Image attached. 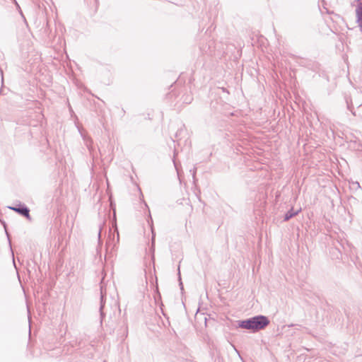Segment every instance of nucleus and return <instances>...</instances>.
<instances>
[{"label": "nucleus", "instance_id": "f257e3e1", "mask_svg": "<svg viewBox=\"0 0 362 362\" xmlns=\"http://www.w3.org/2000/svg\"><path fill=\"white\" fill-rule=\"evenodd\" d=\"M237 322L238 327L255 332L264 329L269 325L270 321L267 317L259 315Z\"/></svg>", "mask_w": 362, "mask_h": 362}, {"label": "nucleus", "instance_id": "f03ea898", "mask_svg": "<svg viewBox=\"0 0 362 362\" xmlns=\"http://www.w3.org/2000/svg\"><path fill=\"white\" fill-rule=\"evenodd\" d=\"M8 209L18 213L19 214L26 217L28 219L30 220V209L25 205L19 204L16 206H8Z\"/></svg>", "mask_w": 362, "mask_h": 362}, {"label": "nucleus", "instance_id": "7ed1b4c3", "mask_svg": "<svg viewBox=\"0 0 362 362\" xmlns=\"http://www.w3.org/2000/svg\"><path fill=\"white\" fill-rule=\"evenodd\" d=\"M119 243V233L117 229L113 232L112 235L110 234L109 238L107 240L106 245L107 247H112V250H114L117 244Z\"/></svg>", "mask_w": 362, "mask_h": 362}, {"label": "nucleus", "instance_id": "20e7f679", "mask_svg": "<svg viewBox=\"0 0 362 362\" xmlns=\"http://www.w3.org/2000/svg\"><path fill=\"white\" fill-rule=\"evenodd\" d=\"M356 23L362 33V1H358L356 8Z\"/></svg>", "mask_w": 362, "mask_h": 362}, {"label": "nucleus", "instance_id": "39448f33", "mask_svg": "<svg viewBox=\"0 0 362 362\" xmlns=\"http://www.w3.org/2000/svg\"><path fill=\"white\" fill-rule=\"evenodd\" d=\"M106 288H105L103 285L100 286V312L101 316L103 315V309L105 308V303L106 300Z\"/></svg>", "mask_w": 362, "mask_h": 362}, {"label": "nucleus", "instance_id": "423d86ee", "mask_svg": "<svg viewBox=\"0 0 362 362\" xmlns=\"http://www.w3.org/2000/svg\"><path fill=\"white\" fill-rule=\"evenodd\" d=\"M300 211L298 210L296 211H294L293 209H291L290 211H288L284 216V221H287L296 215L298 214Z\"/></svg>", "mask_w": 362, "mask_h": 362}, {"label": "nucleus", "instance_id": "0eeeda50", "mask_svg": "<svg viewBox=\"0 0 362 362\" xmlns=\"http://www.w3.org/2000/svg\"><path fill=\"white\" fill-rule=\"evenodd\" d=\"M178 276H179V281H180V286L181 289H183L182 283L181 281V276H180V267H178Z\"/></svg>", "mask_w": 362, "mask_h": 362}, {"label": "nucleus", "instance_id": "6e6552de", "mask_svg": "<svg viewBox=\"0 0 362 362\" xmlns=\"http://www.w3.org/2000/svg\"><path fill=\"white\" fill-rule=\"evenodd\" d=\"M152 233H153V237H152V247H152V250H154V244H155V243H154L155 239L154 238H154V234H153V230H152Z\"/></svg>", "mask_w": 362, "mask_h": 362}, {"label": "nucleus", "instance_id": "1a4fd4ad", "mask_svg": "<svg viewBox=\"0 0 362 362\" xmlns=\"http://www.w3.org/2000/svg\"><path fill=\"white\" fill-rule=\"evenodd\" d=\"M353 185L356 186L357 188H360L361 186L358 182H353Z\"/></svg>", "mask_w": 362, "mask_h": 362}, {"label": "nucleus", "instance_id": "9d476101", "mask_svg": "<svg viewBox=\"0 0 362 362\" xmlns=\"http://www.w3.org/2000/svg\"><path fill=\"white\" fill-rule=\"evenodd\" d=\"M173 162H174L175 167V168H176V170H177V174L179 175V171H178V169H177V163H176V162H175V160H173Z\"/></svg>", "mask_w": 362, "mask_h": 362}, {"label": "nucleus", "instance_id": "9b49d317", "mask_svg": "<svg viewBox=\"0 0 362 362\" xmlns=\"http://www.w3.org/2000/svg\"><path fill=\"white\" fill-rule=\"evenodd\" d=\"M100 236H101V229H100V230L98 232V238H99V240L100 239Z\"/></svg>", "mask_w": 362, "mask_h": 362}, {"label": "nucleus", "instance_id": "f8f14e48", "mask_svg": "<svg viewBox=\"0 0 362 362\" xmlns=\"http://www.w3.org/2000/svg\"><path fill=\"white\" fill-rule=\"evenodd\" d=\"M196 170H197L196 168H194V170H193V176L194 177L195 176Z\"/></svg>", "mask_w": 362, "mask_h": 362}, {"label": "nucleus", "instance_id": "ddd939ff", "mask_svg": "<svg viewBox=\"0 0 362 362\" xmlns=\"http://www.w3.org/2000/svg\"><path fill=\"white\" fill-rule=\"evenodd\" d=\"M191 100H192V99H191V98H189V100H185V103H189L191 102Z\"/></svg>", "mask_w": 362, "mask_h": 362}, {"label": "nucleus", "instance_id": "4468645a", "mask_svg": "<svg viewBox=\"0 0 362 362\" xmlns=\"http://www.w3.org/2000/svg\"><path fill=\"white\" fill-rule=\"evenodd\" d=\"M103 362H107L106 361H104Z\"/></svg>", "mask_w": 362, "mask_h": 362}]
</instances>
